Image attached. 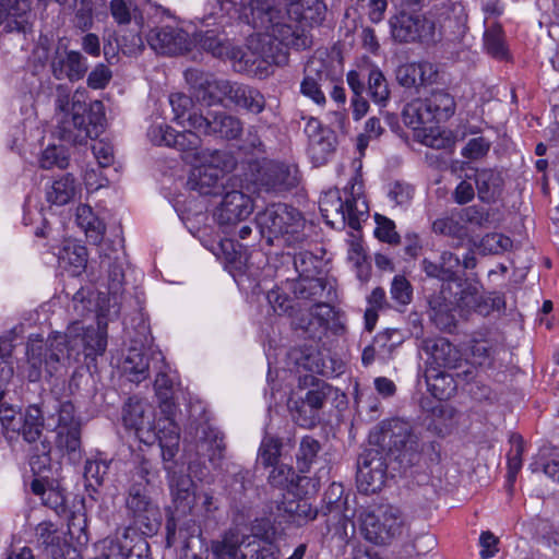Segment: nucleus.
Segmentation results:
<instances>
[{
    "label": "nucleus",
    "instance_id": "5701e85b",
    "mask_svg": "<svg viewBox=\"0 0 559 559\" xmlns=\"http://www.w3.org/2000/svg\"><path fill=\"white\" fill-rule=\"evenodd\" d=\"M286 288L295 299L312 302L318 308H323L335 296L333 287H328L326 280L317 276L286 280Z\"/></svg>",
    "mask_w": 559,
    "mask_h": 559
},
{
    "label": "nucleus",
    "instance_id": "052dcab7",
    "mask_svg": "<svg viewBox=\"0 0 559 559\" xmlns=\"http://www.w3.org/2000/svg\"><path fill=\"white\" fill-rule=\"evenodd\" d=\"M267 301L278 314H289L294 310V296L286 288V281L280 286L271 289L266 295Z\"/></svg>",
    "mask_w": 559,
    "mask_h": 559
},
{
    "label": "nucleus",
    "instance_id": "79ce46f5",
    "mask_svg": "<svg viewBox=\"0 0 559 559\" xmlns=\"http://www.w3.org/2000/svg\"><path fill=\"white\" fill-rule=\"evenodd\" d=\"M289 11L297 15L299 21L309 25H320L326 14L324 0H290Z\"/></svg>",
    "mask_w": 559,
    "mask_h": 559
},
{
    "label": "nucleus",
    "instance_id": "ddd939ff",
    "mask_svg": "<svg viewBox=\"0 0 559 559\" xmlns=\"http://www.w3.org/2000/svg\"><path fill=\"white\" fill-rule=\"evenodd\" d=\"M253 176L257 189L267 193L289 192L299 183L297 167L276 160H265L258 165Z\"/></svg>",
    "mask_w": 559,
    "mask_h": 559
},
{
    "label": "nucleus",
    "instance_id": "cd10ccee",
    "mask_svg": "<svg viewBox=\"0 0 559 559\" xmlns=\"http://www.w3.org/2000/svg\"><path fill=\"white\" fill-rule=\"evenodd\" d=\"M292 329L298 338L317 344L329 331V319L322 314L304 312L292 320Z\"/></svg>",
    "mask_w": 559,
    "mask_h": 559
},
{
    "label": "nucleus",
    "instance_id": "72a5a7b5",
    "mask_svg": "<svg viewBox=\"0 0 559 559\" xmlns=\"http://www.w3.org/2000/svg\"><path fill=\"white\" fill-rule=\"evenodd\" d=\"M19 421L14 432L20 433L26 442L34 443L40 438L45 419L38 405H28L20 413Z\"/></svg>",
    "mask_w": 559,
    "mask_h": 559
},
{
    "label": "nucleus",
    "instance_id": "1a4fd4ad",
    "mask_svg": "<svg viewBox=\"0 0 559 559\" xmlns=\"http://www.w3.org/2000/svg\"><path fill=\"white\" fill-rule=\"evenodd\" d=\"M360 531L365 539L374 545H385L401 534L402 521L397 509L388 506L360 514Z\"/></svg>",
    "mask_w": 559,
    "mask_h": 559
},
{
    "label": "nucleus",
    "instance_id": "20e7f679",
    "mask_svg": "<svg viewBox=\"0 0 559 559\" xmlns=\"http://www.w3.org/2000/svg\"><path fill=\"white\" fill-rule=\"evenodd\" d=\"M259 235L267 246L275 241H283L286 246H295L304 242L306 219L302 213L286 203H273L254 218Z\"/></svg>",
    "mask_w": 559,
    "mask_h": 559
},
{
    "label": "nucleus",
    "instance_id": "423d86ee",
    "mask_svg": "<svg viewBox=\"0 0 559 559\" xmlns=\"http://www.w3.org/2000/svg\"><path fill=\"white\" fill-rule=\"evenodd\" d=\"M298 389L307 392L299 401H295L292 408L293 418L299 427L313 428L320 423V411L329 399L337 397L338 389L314 374H299Z\"/></svg>",
    "mask_w": 559,
    "mask_h": 559
},
{
    "label": "nucleus",
    "instance_id": "69168bd1",
    "mask_svg": "<svg viewBox=\"0 0 559 559\" xmlns=\"http://www.w3.org/2000/svg\"><path fill=\"white\" fill-rule=\"evenodd\" d=\"M169 103L174 112V120L185 126V122L189 124V116L199 115L192 111L194 103L192 98L183 93H173L169 96Z\"/></svg>",
    "mask_w": 559,
    "mask_h": 559
},
{
    "label": "nucleus",
    "instance_id": "f3484780",
    "mask_svg": "<svg viewBox=\"0 0 559 559\" xmlns=\"http://www.w3.org/2000/svg\"><path fill=\"white\" fill-rule=\"evenodd\" d=\"M391 34L399 43L429 41L435 36V23L423 14L400 12L390 19Z\"/></svg>",
    "mask_w": 559,
    "mask_h": 559
},
{
    "label": "nucleus",
    "instance_id": "f257e3e1",
    "mask_svg": "<svg viewBox=\"0 0 559 559\" xmlns=\"http://www.w3.org/2000/svg\"><path fill=\"white\" fill-rule=\"evenodd\" d=\"M369 448L357 457L356 483L360 492L376 493L388 475L418 465L424 447L411 421L400 417L383 419L369 432Z\"/></svg>",
    "mask_w": 559,
    "mask_h": 559
},
{
    "label": "nucleus",
    "instance_id": "37998d69",
    "mask_svg": "<svg viewBox=\"0 0 559 559\" xmlns=\"http://www.w3.org/2000/svg\"><path fill=\"white\" fill-rule=\"evenodd\" d=\"M75 219L78 225L85 231L93 243H99L106 231L105 223L94 214L87 204H80L76 207Z\"/></svg>",
    "mask_w": 559,
    "mask_h": 559
},
{
    "label": "nucleus",
    "instance_id": "f8f14e48",
    "mask_svg": "<svg viewBox=\"0 0 559 559\" xmlns=\"http://www.w3.org/2000/svg\"><path fill=\"white\" fill-rule=\"evenodd\" d=\"M189 127L200 134L219 140H237L243 132L241 119L224 110L207 109L205 114L189 116Z\"/></svg>",
    "mask_w": 559,
    "mask_h": 559
},
{
    "label": "nucleus",
    "instance_id": "b1692460",
    "mask_svg": "<svg viewBox=\"0 0 559 559\" xmlns=\"http://www.w3.org/2000/svg\"><path fill=\"white\" fill-rule=\"evenodd\" d=\"M249 246L234 239H226L221 242L226 265L238 284L242 283L245 277L255 282L259 274V267L250 262Z\"/></svg>",
    "mask_w": 559,
    "mask_h": 559
},
{
    "label": "nucleus",
    "instance_id": "473e14b6",
    "mask_svg": "<svg viewBox=\"0 0 559 559\" xmlns=\"http://www.w3.org/2000/svg\"><path fill=\"white\" fill-rule=\"evenodd\" d=\"M40 499L44 507L52 510L59 518L70 514L69 497L67 489L62 486L60 478L43 484V492L33 493Z\"/></svg>",
    "mask_w": 559,
    "mask_h": 559
},
{
    "label": "nucleus",
    "instance_id": "0eeeda50",
    "mask_svg": "<svg viewBox=\"0 0 559 559\" xmlns=\"http://www.w3.org/2000/svg\"><path fill=\"white\" fill-rule=\"evenodd\" d=\"M234 165L235 162L228 153L215 150L210 154L206 164L190 171L187 188L200 195H217L224 187L223 174L230 171Z\"/></svg>",
    "mask_w": 559,
    "mask_h": 559
},
{
    "label": "nucleus",
    "instance_id": "c756f323",
    "mask_svg": "<svg viewBox=\"0 0 559 559\" xmlns=\"http://www.w3.org/2000/svg\"><path fill=\"white\" fill-rule=\"evenodd\" d=\"M185 80L194 90L198 99L209 106L218 103L216 86L221 83V80H216L211 73L195 68H189L185 71Z\"/></svg>",
    "mask_w": 559,
    "mask_h": 559
},
{
    "label": "nucleus",
    "instance_id": "2f4dec72",
    "mask_svg": "<svg viewBox=\"0 0 559 559\" xmlns=\"http://www.w3.org/2000/svg\"><path fill=\"white\" fill-rule=\"evenodd\" d=\"M474 177L478 199L486 204L496 203L504 188L501 171L492 168L476 169Z\"/></svg>",
    "mask_w": 559,
    "mask_h": 559
},
{
    "label": "nucleus",
    "instance_id": "c9c22d12",
    "mask_svg": "<svg viewBox=\"0 0 559 559\" xmlns=\"http://www.w3.org/2000/svg\"><path fill=\"white\" fill-rule=\"evenodd\" d=\"M80 192L81 185L72 174L67 173L52 182L51 189L47 191V201L62 206L73 201Z\"/></svg>",
    "mask_w": 559,
    "mask_h": 559
},
{
    "label": "nucleus",
    "instance_id": "6e6d98bb",
    "mask_svg": "<svg viewBox=\"0 0 559 559\" xmlns=\"http://www.w3.org/2000/svg\"><path fill=\"white\" fill-rule=\"evenodd\" d=\"M372 343L379 350V360L386 361L403 343V336L397 329H385L373 337Z\"/></svg>",
    "mask_w": 559,
    "mask_h": 559
},
{
    "label": "nucleus",
    "instance_id": "393cba45",
    "mask_svg": "<svg viewBox=\"0 0 559 559\" xmlns=\"http://www.w3.org/2000/svg\"><path fill=\"white\" fill-rule=\"evenodd\" d=\"M150 47L160 55H181L190 50L191 40L183 29L171 26L155 27L146 35Z\"/></svg>",
    "mask_w": 559,
    "mask_h": 559
},
{
    "label": "nucleus",
    "instance_id": "dca6fc26",
    "mask_svg": "<svg viewBox=\"0 0 559 559\" xmlns=\"http://www.w3.org/2000/svg\"><path fill=\"white\" fill-rule=\"evenodd\" d=\"M155 412L143 399L133 395L129 396L121 409V421L126 430L133 431L140 442L152 445L155 439L153 424Z\"/></svg>",
    "mask_w": 559,
    "mask_h": 559
},
{
    "label": "nucleus",
    "instance_id": "aec40b11",
    "mask_svg": "<svg viewBox=\"0 0 559 559\" xmlns=\"http://www.w3.org/2000/svg\"><path fill=\"white\" fill-rule=\"evenodd\" d=\"M32 0H0L1 34H29L33 32Z\"/></svg>",
    "mask_w": 559,
    "mask_h": 559
},
{
    "label": "nucleus",
    "instance_id": "412c9836",
    "mask_svg": "<svg viewBox=\"0 0 559 559\" xmlns=\"http://www.w3.org/2000/svg\"><path fill=\"white\" fill-rule=\"evenodd\" d=\"M333 84V73L323 60H310L304 69L300 93L317 105H324L326 98L323 88Z\"/></svg>",
    "mask_w": 559,
    "mask_h": 559
},
{
    "label": "nucleus",
    "instance_id": "774afa93",
    "mask_svg": "<svg viewBox=\"0 0 559 559\" xmlns=\"http://www.w3.org/2000/svg\"><path fill=\"white\" fill-rule=\"evenodd\" d=\"M293 263L299 277L317 276L321 261L310 251H300L293 257Z\"/></svg>",
    "mask_w": 559,
    "mask_h": 559
},
{
    "label": "nucleus",
    "instance_id": "9d476101",
    "mask_svg": "<svg viewBox=\"0 0 559 559\" xmlns=\"http://www.w3.org/2000/svg\"><path fill=\"white\" fill-rule=\"evenodd\" d=\"M197 436L198 459L189 462L188 469L195 477L202 479L209 473L205 461L207 460L214 467L218 466L225 456L226 444L223 432L207 423L198 427Z\"/></svg>",
    "mask_w": 559,
    "mask_h": 559
},
{
    "label": "nucleus",
    "instance_id": "5fc2aeb1",
    "mask_svg": "<svg viewBox=\"0 0 559 559\" xmlns=\"http://www.w3.org/2000/svg\"><path fill=\"white\" fill-rule=\"evenodd\" d=\"M142 15L133 14L134 27L116 38L117 46L120 47L123 55L131 56L141 52L144 49V41L141 36Z\"/></svg>",
    "mask_w": 559,
    "mask_h": 559
},
{
    "label": "nucleus",
    "instance_id": "603ef678",
    "mask_svg": "<svg viewBox=\"0 0 559 559\" xmlns=\"http://www.w3.org/2000/svg\"><path fill=\"white\" fill-rule=\"evenodd\" d=\"M367 67V93L376 104L385 105L390 97L388 81L378 67Z\"/></svg>",
    "mask_w": 559,
    "mask_h": 559
},
{
    "label": "nucleus",
    "instance_id": "09e8293b",
    "mask_svg": "<svg viewBox=\"0 0 559 559\" xmlns=\"http://www.w3.org/2000/svg\"><path fill=\"white\" fill-rule=\"evenodd\" d=\"M191 44L218 59L225 58L229 46V41L214 29L195 33Z\"/></svg>",
    "mask_w": 559,
    "mask_h": 559
},
{
    "label": "nucleus",
    "instance_id": "e433bc0d",
    "mask_svg": "<svg viewBox=\"0 0 559 559\" xmlns=\"http://www.w3.org/2000/svg\"><path fill=\"white\" fill-rule=\"evenodd\" d=\"M436 124L449 120L456 110L454 96L445 90H433L430 96L424 99Z\"/></svg>",
    "mask_w": 559,
    "mask_h": 559
},
{
    "label": "nucleus",
    "instance_id": "c85d7f7f",
    "mask_svg": "<svg viewBox=\"0 0 559 559\" xmlns=\"http://www.w3.org/2000/svg\"><path fill=\"white\" fill-rule=\"evenodd\" d=\"M173 497V503L175 507L174 512H169L165 523L166 536H165V545L167 548H170L176 543V532H177V515H187L190 514L195 506V501L198 498L197 491L194 490H185L183 492L174 491L170 492Z\"/></svg>",
    "mask_w": 559,
    "mask_h": 559
},
{
    "label": "nucleus",
    "instance_id": "3c124183",
    "mask_svg": "<svg viewBox=\"0 0 559 559\" xmlns=\"http://www.w3.org/2000/svg\"><path fill=\"white\" fill-rule=\"evenodd\" d=\"M283 447L284 442L282 438L266 431L258 450V461L264 468L280 463Z\"/></svg>",
    "mask_w": 559,
    "mask_h": 559
},
{
    "label": "nucleus",
    "instance_id": "4be33fe9",
    "mask_svg": "<svg viewBox=\"0 0 559 559\" xmlns=\"http://www.w3.org/2000/svg\"><path fill=\"white\" fill-rule=\"evenodd\" d=\"M88 70L86 58L76 50L58 45L50 60V71L56 80L74 83L82 80Z\"/></svg>",
    "mask_w": 559,
    "mask_h": 559
},
{
    "label": "nucleus",
    "instance_id": "6e6552de",
    "mask_svg": "<svg viewBox=\"0 0 559 559\" xmlns=\"http://www.w3.org/2000/svg\"><path fill=\"white\" fill-rule=\"evenodd\" d=\"M126 508L128 516L132 519L128 527L140 528L144 535L157 534L162 524V514L147 493L145 485L134 483L129 487Z\"/></svg>",
    "mask_w": 559,
    "mask_h": 559
},
{
    "label": "nucleus",
    "instance_id": "4d7b16f0",
    "mask_svg": "<svg viewBox=\"0 0 559 559\" xmlns=\"http://www.w3.org/2000/svg\"><path fill=\"white\" fill-rule=\"evenodd\" d=\"M334 198L335 212L341 216L343 225H348L352 229L360 227L359 215L362 213L357 210V201L354 197L347 198L345 201L336 193L332 194Z\"/></svg>",
    "mask_w": 559,
    "mask_h": 559
},
{
    "label": "nucleus",
    "instance_id": "f704fd0d",
    "mask_svg": "<svg viewBox=\"0 0 559 559\" xmlns=\"http://www.w3.org/2000/svg\"><path fill=\"white\" fill-rule=\"evenodd\" d=\"M111 463L112 460L107 459L100 452L85 461L83 475L87 490L91 488L96 492L99 487L104 486L109 479Z\"/></svg>",
    "mask_w": 559,
    "mask_h": 559
},
{
    "label": "nucleus",
    "instance_id": "bf43d9fd",
    "mask_svg": "<svg viewBox=\"0 0 559 559\" xmlns=\"http://www.w3.org/2000/svg\"><path fill=\"white\" fill-rule=\"evenodd\" d=\"M63 518L68 520V533L71 538H74L80 545L87 544L90 538L87 534V516L84 506L82 504L81 509L78 511H72L70 509V514Z\"/></svg>",
    "mask_w": 559,
    "mask_h": 559
},
{
    "label": "nucleus",
    "instance_id": "4468645a",
    "mask_svg": "<svg viewBox=\"0 0 559 559\" xmlns=\"http://www.w3.org/2000/svg\"><path fill=\"white\" fill-rule=\"evenodd\" d=\"M216 90H218L217 104L219 105L233 106L251 115H260L266 108L265 96L255 86L236 81L221 80Z\"/></svg>",
    "mask_w": 559,
    "mask_h": 559
},
{
    "label": "nucleus",
    "instance_id": "ea45409f",
    "mask_svg": "<svg viewBox=\"0 0 559 559\" xmlns=\"http://www.w3.org/2000/svg\"><path fill=\"white\" fill-rule=\"evenodd\" d=\"M81 436L82 426L57 429L56 447L73 463L81 460L82 456Z\"/></svg>",
    "mask_w": 559,
    "mask_h": 559
},
{
    "label": "nucleus",
    "instance_id": "4c0bfd02",
    "mask_svg": "<svg viewBox=\"0 0 559 559\" xmlns=\"http://www.w3.org/2000/svg\"><path fill=\"white\" fill-rule=\"evenodd\" d=\"M402 119L406 127L413 130H431L437 126L433 116L427 108L425 100L407 103L402 110Z\"/></svg>",
    "mask_w": 559,
    "mask_h": 559
},
{
    "label": "nucleus",
    "instance_id": "bb28decb",
    "mask_svg": "<svg viewBox=\"0 0 559 559\" xmlns=\"http://www.w3.org/2000/svg\"><path fill=\"white\" fill-rule=\"evenodd\" d=\"M421 348L439 368L452 370L462 367L461 352L445 337L426 338Z\"/></svg>",
    "mask_w": 559,
    "mask_h": 559
},
{
    "label": "nucleus",
    "instance_id": "de8ad7c7",
    "mask_svg": "<svg viewBox=\"0 0 559 559\" xmlns=\"http://www.w3.org/2000/svg\"><path fill=\"white\" fill-rule=\"evenodd\" d=\"M124 261L119 257H105L100 261V266L107 272V290L114 299L123 292L124 285Z\"/></svg>",
    "mask_w": 559,
    "mask_h": 559
},
{
    "label": "nucleus",
    "instance_id": "9b49d317",
    "mask_svg": "<svg viewBox=\"0 0 559 559\" xmlns=\"http://www.w3.org/2000/svg\"><path fill=\"white\" fill-rule=\"evenodd\" d=\"M29 475H24V484L28 486L32 493L43 492V484L60 478L61 464L52 462L51 443L49 440H41L29 448L28 451Z\"/></svg>",
    "mask_w": 559,
    "mask_h": 559
},
{
    "label": "nucleus",
    "instance_id": "8fccbe9b",
    "mask_svg": "<svg viewBox=\"0 0 559 559\" xmlns=\"http://www.w3.org/2000/svg\"><path fill=\"white\" fill-rule=\"evenodd\" d=\"M426 382L428 391L437 401L450 400L457 390L454 376L444 371L426 376Z\"/></svg>",
    "mask_w": 559,
    "mask_h": 559
},
{
    "label": "nucleus",
    "instance_id": "a19ab883",
    "mask_svg": "<svg viewBox=\"0 0 559 559\" xmlns=\"http://www.w3.org/2000/svg\"><path fill=\"white\" fill-rule=\"evenodd\" d=\"M266 38L296 50L306 49L309 46L308 37L299 32L298 26L294 27L293 25L280 22L271 25V34Z\"/></svg>",
    "mask_w": 559,
    "mask_h": 559
},
{
    "label": "nucleus",
    "instance_id": "2eb2a0df",
    "mask_svg": "<svg viewBox=\"0 0 559 559\" xmlns=\"http://www.w3.org/2000/svg\"><path fill=\"white\" fill-rule=\"evenodd\" d=\"M290 358L297 367V372L301 370L310 372L309 374H320L326 378H336L346 370L345 362L336 355L324 354L312 345L294 347L290 350Z\"/></svg>",
    "mask_w": 559,
    "mask_h": 559
},
{
    "label": "nucleus",
    "instance_id": "13d9d810",
    "mask_svg": "<svg viewBox=\"0 0 559 559\" xmlns=\"http://www.w3.org/2000/svg\"><path fill=\"white\" fill-rule=\"evenodd\" d=\"M70 153L64 145H48L41 153L39 165L44 169H51L58 167L66 169L69 166Z\"/></svg>",
    "mask_w": 559,
    "mask_h": 559
},
{
    "label": "nucleus",
    "instance_id": "49530a36",
    "mask_svg": "<svg viewBox=\"0 0 559 559\" xmlns=\"http://www.w3.org/2000/svg\"><path fill=\"white\" fill-rule=\"evenodd\" d=\"M337 145L336 134L333 130H325L323 134L309 141L308 154L316 165H323L335 152Z\"/></svg>",
    "mask_w": 559,
    "mask_h": 559
},
{
    "label": "nucleus",
    "instance_id": "39448f33",
    "mask_svg": "<svg viewBox=\"0 0 559 559\" xmlns=\"http://www.w3.org/2000/svg\"><path fill=\"white\" fill-rule=\"evenodd\" d=\"M61 337L69 350L70 360L83 362L90 369L96 368V358L103 356L107 348V322L103 314H97L96 325H83L73 322Z\"/></svg>",
    "mask_w": 559,
    "mask_h": 559
},
{
    "label": "nucleus",
    "instance_id": "a18cd8bd",
    "mask_svg": "<svg viewBox=\"0 0 559 559\" xmlns=\"http://www.w3.org/2000/svg\"><path fill=\"white\" fill-rule=\"evenodd\" d=\"M322 443L313 436L307 435L300 439L296 453V467L299 473H309L312 465L319 460Z\"/></svg>",
    "mask_w": 559,
    "mask_h": 559
},
{
    "label": "nucleus",
    "instance_id": "a878e982",
    "mask_svg": "<svg viewBox=\"0 0 559 559\" xmlns=\"http://www.w3.org/2000/svg\"><path fill=\"white\" fill-rule=\"evenodd\" d=\"M171 416L165 415L164 418H159L157 421L154 419L153 433L155 439L152 441V444L158 443L163 464L168 469L171 468V462L178 454L180 442V430Z\"/></svg>",
    "mask_w": 559,
    "mask_h": 559
},
{
    "label": "nucleus",
    "instance_id": "6ab92c4d",
    "mask_svg": "<svg viewBox=\"0 0 559 559\" xmlns=\"http://www.w3.org/2000/svg\"><path fill=\"white\" fill-rule=\"evenodd\" d=\"M253 212V200L241 191L226 192L214 211V219L227 231L229 227L247 219Z\"/></svg>",
    "mask_w": 559,
    "mask_h": 559
},
{
    "label": "nucleus",
    "instance_id": "0e129e2a",
    "mask_svg": "<svg viewBox=\"0 0 559 559\" xmlns=\"http://www.w3.org/2000/svg\"><path fill=\"white\" fill-rule=\"evenodd\" d=\"M225 58L233 62V67L237 72H249L253 70L257 62V56L248 48L235 47L229 44Z\"/></svg>",
    "mask_w": 559,
    "mask_h": 559
},
{
    "label": "nucleus",
    "instance_id": "338daca9",
    "mask_svg": "<svg viewBox=\"0 0 559 559\" xmlns=\"http://www.w3.org/2000/svg\"><path fill=\"white\" fill-rule=\"evenodd\" d=\"M374 221L377 224V227L374 229V237L379 241L385 242L391 246H397L401 243V236L396 231L394 221L381 214H376Z\"/></svg>",
    "mask_w": 559,
    "mask_h": 559
},
{
    "label": "nucleus",
    "instance_id": "c03bdc74",
    "mask_svg": "<svg viewBox=\"0 0 559 559\" xmlns=\"http://www.w3.org/2000/svg\"><path fill=\"white\" fill-rule=\"evenodd\" d=\"M347 497H344V487L342 484L332 483L323 493L320 512L323 515L334 514V518L341 520L347 518Z\"/></svg>",
    "mask_w": 559,
    "mask_h": 559
},
{
    "label": "nucleus",
    "instance_id": "58836bf2",
    "mask_svg": "<svg viewBox=\"0 0 559 559\" xmlns=\"http://www.w3.org/2000/svg\"><path fill=\"white\" fill-rule=\"evenodd\" d=\"M278 512H281L287 522L297 524L298 526L307 523L310 520L316 519L318 510H313L307 499H284L277 506Z\"/></svg>",
    "mask_w": 559,
    "mask_h": 559
},
{
    "label": "nucleus",
    "instance_id": "680f3d73",
    "mask_svg": "<svg viewBox=\"0 0 559 559\" xmlns=\"http://www.w3.org/2000/svg\"><path fill=\"white\" fill-rule=\"evenodd\" d=\"M484 44L487 52L499 60L508 56V49L504 43L503 31L500 25H493L485 31Z\"/></svg>",
    "mask_w": 559,
    "mask_h": 559
},
{
    "label": "nucleus",
    "instance_id": "864d4df0",
    "mask_svg": "<svg viewBox=\"0 0 559 559\" xmlns=\"http://www.w3.org/2000/svg\"><path fill=\"white\" fill-rule=\"evenodd\" d=\"M123 368L129 373L130 380L139 383L150 374V359L143 352L130 348L124 359Z\"/></svg>",
    "mask_w": 559,
    "mask_h": 559
},
{
    "label": "nucleus",
    "instance_id": "f03ea898",
    "mask_svg": "<svg viewBox=\"0 0 559 559\" xmlns=\"http://www.w3.org/2000/svg\"><path fill=\"white\" fill-rule=\"evenodd\" d=\"M87 92L76 90L73 94L67 84H57L55 109L63 114L56 129L60 141L70 145L86 144L98 138L106 128L105 106L102 100L87 103Z\"/></svg>",
    "mask_w": 559,
    "mask_h": 559
},
{
    "label": "nucleus",
    "instance_id": "7c9ffc66",
    "mask_svg": "<svg viewBox=\"0 0 559 559\" xmlns=\"http://www.w3.org/2000/svg\"><path fill=\"white\" fill-rule=\"evenodd\" d=\"M144 535L136 527H124L123 533L117 538L119 555L124 559H152L151 548Z\"/></svg>",
    "mask_w": 559,
    "mask_h": 559
},
{
    "label": "nucleus",
    "instance_id": "e2e57ef3",
    "mask_svg": "<svg viewBox=\"0 0 559 559\" xmlns=\"http://www.w3.org/2000/svg\"><path fill=\"white\" fill-rule=\"evenodd\" d=\"M171 463L173 466L170 469L164 465V469L168 476L170 492H183L185 490L197 489V485L192 480L190 474L183 473V464L179 465L176 459L173 460Z\"/></svg>",
    "mask_w": 559,
    "mask_h": 559
},
{
    "label": "nucleus",
    "instance_id": "7ed1b4c3",
    "mask_svg": "<svg viewBox=\"0 0 559 559\" xmlns=\"http://www.w3.org/2000/svg\"><path fill=\"white\" fill-rule=\"evenodd\" d=\"M61 333H51L46 341H31L26 346L25 377L29 382L50 381L67 373L71 360Z\"/></svg>",
    "mask_w": 559,
    "mask_h": 559
},
{
    "label": "nucleus",
    "instance_id": "a211bd4d",
    "mask_svg": "<svg viewBox=\"0 0 559 559\" xmlns=\"http://www.w3.org/2000/svg\"><path fill=\"white\" fill-rule=\"evenodd\" d=\"M35 542L43 559H75L78 556L66 534L51 521H43L36 525Z\"/></svg>",
    "mask_w": 559,
    "mask_h": 559
}]
</instances>
